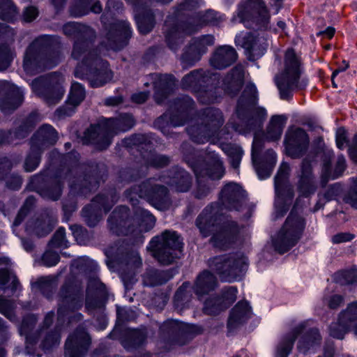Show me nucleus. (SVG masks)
Masks as SVG:
<instances>
[{"instance_id":"nucleus-59","label":"nucleus","mask_w":357,"mask_h":357,"mask_svg":"<svg viewBox=\"0 0 357 357\" xmlns=\"http://www.w3.org/2000/svg\"><path fill=\"white\" fill-rule=\"evenodd\" d=\"M43 152L40 149L32 151L31 146L30 147V152L24 162V169L26 172H33L38 167Z\"/></svg>"},{"instance_id":"nucleus-39","label":"nucleus","mask_w":357,"mask_h":357,"mask_svg":"<svg viewBox=\"0 0 357 357\" xmlns=\"http://www.w3.org/2000/svg\"><path fill=\"white\" fill-rule=\"evenodd\" d=\"M239 228L233 222L229 228H225L214 234L211 241L213 245L221 250L230 248L238 239Z\"/></svg>"},{"instance_id":"nucleus-58","label":"nucleus","mask_w":357,"mask_h":357,"mask_svg":"<svg viewBox=\"0 0 357 357\" xmlns=\"http://www.w3.org/2000/svg\"><path fill=\"white\" fill-rule=\"evenodd\" d=\"M36 323V317L33 314L29 315L23 319L20 330L21 334L26 335V349L27 351V353L32 356H36L37 357H41V354L35 355L34 354L31 353V351H29L30 345L32 344V341L31 340V337L26 335L28 331L29 330V324H30L31 326H33Z\"/></svg>"},{"instance_id":"nucleus-51","label":"nucleus","mask_w":357,"mask_h":357,"mask_svg":"<svg viewBox=\"0 0 357 357\" xmlns=\"http://www.w3.org/2000/svg\"><path fill=\"white\" fill-rule=\"evenodd\" d=\"M334 280L340 285H350L357 282V268L340 271L335 273Z\"/></svg>"},{"instance_id":"nucleus-40","label":"nucleus","mask_w":357,"mask_h":357,"mask_svg":"<svg viewBox=\"0 0 357 357\" xmlns=\"http://www.w3.org/2000/svg\"><path fill=\"white\" fill-rule=\"evenodd\" d=\"M56 220L55 218L49 213L41 215L36 219L29 221L26 224V231L33 233L38 236H44L48 234L52 229Z\"/></svg>"},{"instance_id":"nucleus-22","label":"nucleus","mask_w":357,"mask_h":357,"mask_svg":"<svg viewBox=\"0 0 357 357\" xmlns=\"http://www.w3.org/2000/svg\"><path fill=\"white\" fill-rule=\"evenodd\" d=\"M220 279L232 282L239 277L247 267V259L237 255H223L214 257L209 264Z\"/></svg>"},{"instance_id":"nucleus-19","label":"nucleus","mask_w":357,"mask_h":357,"mask_svg":"<svg viewBox=\"0 0 357 357\" xmlns=\"http://www.w3.org/2000/svg\"><path fill=\"white\" fill-rule=\"evenodd\" d=\"M83 298L82 282L75 278L67 279L59 294L58 322L62 324L75 310L79 309L82 306Z\"/></svg>"},{"instance_id":"nucleus-42","label":"nucleus","mask_w":357,"mask_h":357,"mask_svg":"<svg viewBox=\"0 0 357 357\" xmlns=\"http://www.w3.org/2000/svg\"><path fill=\"white\" fill-rule=\"evenodd\" d=\"M64 82L63 76L57 72L50 73L34 79L31 82L32 89H61Z\"/></svg>"},{"instance_id":"nucleus-1","label":"nucleus","mask_w":357,"mask_h":357,"mask_svg":"<svg viewBox=\"0 0 357 357\" xmlns=\"http://www.w3.org/2000/svg\"><path fill=\"white\" fill-rule=\"evenodd\" d=\"M63 33L68 38L74 40L71 56L74 59H83L75 69V76L86 79L89 86L99 88L109 82L113 73L109 68V63L91 50L96 39V32L90 26L75 22H70L63 26Z\"/></svg>"},{"instance_id":"nucleus-63","label":"nucleus","mask_w":357,"mask_h":357,"mask_svg":"<svg viewBox=\"0 0 357 357\" xmlns=\"http://www.w3.org/2000/svg\"><path fill=\"white\" fill-rule=\"evenodd\" d=\"M238 289L236 287H227L223 289L222 294L218 296L222 298L223 303L227 305V307L234 303L237 297Z\"/></svg>"},{"instance_id":"nucleus-14","label":"nucleus","mask_w":357,"mask_h":357,"mask_svg":"<svg viewBox=\"0 0 357 357\" xmlns=\"http://www.w3.org/2000/svg\"><path fill=\"white\" fill-rule=\"evenodd\" d=\"M298 338V349L303 354L319 345L321 337L317 328L310 327L309 322L300 324L286 335L278 344L275 357H287L292 350L295 340Z\"/></svg>"},{"instance_id":"nucleus-52","label":"nucleus","mask_w":357,"mask_h":357,"mask_svg":"<svg viewBox=\"0 0 357 357\" xmlns=\"http://www.w3.org/2000/svg\"><path fill=\"white\" fill-rule=\"evenodd\" d=\"M227 308V305L223 303L221 298L218 296L211 297L208 298L204 305L203 311L208 315H215L219 314Z\"/></svg>"},{"instance_id":"nucleus-38","label":"nucleus","mask_w":357,"mask_h":357,"mask_svg":"<svg viewBox=\"0 0 357 357\" xmlns=\"http://www.w3.org/2000/svg\"><path fill=\"white\" fill-rule=\"evenodd\" d=\"M218 208V204H211L207 206L197 218L196 225L204 237L208 236L216 229Z\"/></svg>"},{"instance_id":"nucleus-55","label":"nucleus","mask_w":357,"mask_h":357,"mask_svg":"<svg viewBox=\"0 0 357 357\" xmlns=\"http://www.w3.org/2000/svg\"><path fill=\"white\" fill-rule=\"evenodd\" d=\"M34 96L43 99L47 105H56L63 97V91H33Z\"/></svg>"},{"instance_id":"nucleus-5","label":"nucleus","mask_w":357,"mask_h":357,"mask_svg":"<svg viewBox=\"0 0 357 357\" xmlns=\"http://www.w3.org/2000/svg\"><path fill=\"white\" fill-rule=\"evenodd\" d=\"M184 160L193 170L197 181V190L195 197L202 199L210 192L206 182L208 179L219 180L225 174V168L218 155L214 151H207L205 159L199 158L197 151L188 144L182 145Z\"/></svg>"},{"instance_id":"nucleus-11","label":"nucleus","mask_w":357,"mask_h":357,"mask_svg":"<svg viewBox=\"0 0 357 357\" xmlns=\"http://www.w3.org/2000/svg\"><path fill=\"white\" fill-rule=\"evenodd\" d=\"M123 145L127 148H136L140 153V155L144 163L140 170H129L123 172V179L127 182L136 181L138 178L146 174L148 167L162 168L168 165L170 158L165 155L157 154L152 150V142L150 137L145 135L136 134L123 141Z\"/></svg>"},{"instance_id":"nucleus-62","label":"nucleus","mask_w":357,"mask_h":357,"mask_svg":"<svg viewBox=\"0 0 357 357\" xmlns=\"http://www.w3.org/2000/svg\"><path fill=\"white\" fill-rule=\"evenodd\" d=\"M60 333L59 330L56 328L54 331L48 333L42 343L43 349L46 351L56 346L60 342Z\"/></svg>"},{"instance_id":"nucleus-7","label":"nucleus","mask_w":357,"mask_h":357,"mask_svg":"<svg viewBox=\"0 0 357 357\" xmlns=\"http://www.w3.org/2000/svg\"><path fill=\"white\" fill-rule=\"evenodd\" d=\"M174 91H155L154 99L158 104L169 103V109L158 118L154 125L164 135H168L170 127L183 126L189 117L195 113V102L188 97L184 96L172 101Z\"/></svg>"},{"instance_id":"nucleus-43","label":"nucleus","mask_w":357,"mask_h":357,"mask_svg":"<svg viewBox=\"0 0 357 357\" xmlns=\"http://www.w3.org/2000/svg\"><path fill=\"white\" fill-rule=\"evenodd\" d=\"M178 82L172 74L152 73L146 77L144 85L146 87H152V89H174Z\"/></svg>"},{"instance_id":"nucleus-18","label":"nucleus","mask_w":357,"mask_h":357,"mask_svg":"<svg viewBox=\"0 0 357 357\" xmlns=\"http://www.w3.org/2000/svg\"><path fill=\"white\" fill-rule=\"evenodd\" d=\"M202 125H193L187 128L191 139L197 144H204L212 137L220 139V127L224 123L221 111L215 108H206L202 117Z\"/></svg>"},{"instance_id":"nucleus-41","label":"nucleus","mask_w":357,"mask_h":357,"mask_svg":"<svg viewBox=\"0 0 357 357\" xmlns=\"http://www.w3.org/2000/svg\"><path fill=\"white\" fill-rule=\"evenodd\" d=\"M251 308L248 303L245 301H241L231 310L228 321L227 327L229 331H232L244 324L250 317Z\"/></svg>"},{"instance_id":"nucleus-48","label":"nucleus","mask_w":357,"mask_h":357,"mask_svg":"<svg viewBox=\"0 0 357 357\" xmlns=\"http://www.w3.org/2000/svg\"><path fill=\"white\" fill-rule=\"evenodd\" d=\"M204 71L202 69L191 71L182 79L183 89L191 88L192 89H200L202 82L204 79Z\"/></svg>"},{"instance_id":"nucleus-46","label":"nucleus","mask_w":357,"mask_h":357,"mask_svg":"<svg viewBox=\"0 0 357 357\" xmlns=\"http://www.w3.org/2000/svg\"><path fill=\"white\" fill-rule=\"evenodd\" d=\"M24 96L20 91H8L0 102V109L5 114L17 109L23 102Z\"/></svg>"},{"instance_id":"nucleus-23","label":"nucleus","mask_w":357,"mask_h":357,"mask_svg":"<svg viewBox=\"0 0 357 357\" xmlns=\"http://www.w3.org/2000/svg\"><path fill=\"white\" fill-rule=\"evenodd\" d=\"M135 12V20L140 33L151 32L155 24V15L151 9L153 3L167 4L172 0H125Z\"/></svg>"},{"instance_id":"nucleus-20","label":"nucleus","mask_w":357,"mask_h":357,"mask_svg":"<svg viewBox=\"0 0 357 357\" xmlns=\"http://www.w3.org/2000/svg\"><path fill=\"white\" fill-rule=\"evenodd\" d=\"M305 226V219L297 213L294 206L276 238L273 241L275 250L280 254L289 251L301 238Z\"/></svg>"},{"instance_id":"nucleus-30","label":"nucleus","mask_w":357,"mask_h":357,"mask_svg":"<svg viewBox=\"0 0 357 357\" xmlns=\"http://www.w3.org/2000/svg\"><path fill=\"white\" fill-rule=\"evenodd\" d=\"M246 192L236 183H229L222 188L220 202L227 209L240 211L246 199Z\"/></svg>"},{"instance_id":"nucleus-64","label":"nucleus","mask_w":357,"mask_h":357,"mask_svg":"<svg viewBox=\"0 0 357 357\" xmlns=\"http://www.w3.org/2000/svg\"><path fill=\"white\" fill-rule=\"evenodd\" d=\"M59 260V255L56 252L52 250H47L42 257L43 264L47 267L56 266Z\"/></svg>"},{"instance_id":"nucleus-2","label":"nucleus","mask_w":357,"mask_h":357,"mask_svg":"<svg viewBox=\"0 0 357 357\" xmlns=\"http://www.w3.org/2000/svg\"><path fill=\"white\" fill-rule=\"evenodd\" d=\"M158 181L172 186L176 191L181 192H187L192 184L189 173L183 169L174 167L167 176L150 178L140 185L127 190L126 196L132 205H135L138 201L137 197H140L159 210H166L171 205V199L167 188Z\"/></svg>"},{"instance_id":"nucleus-31","label":"nucleus","mask_w":357,"mask_h":357,"mask_svg":"<svg viewBox=\"0 0 357 357\" xmlns=\"http://www.w3.org/2000/svg\"><path fill=\"white\" fill-rule=\"evenodd\" d=\"M40 120V115L37 112H32L14 132H0V144H17V140L26 137Z\"/></svg>"},{"instance_id":"nucleus-27","label":"nucleus","mask_w":357,"mask_h":357,"mask_svg":"<svg viewBox=\"0 0 357 357\" xmlns=\"http://www.w3.org/2000/svg\"><path fill=\"white\" fill-rule=\"evenodd\" d=\"M234 42L236 46H241L244 49L249 61H255L261 57L268 46L263 37L255 36L251 32L236 35Z\"/></svg>"},{"instance_id":"nucleus-4","label":"nucleus","mask_w":357,"mask_h":357,"mask_svg":"<svg viewBox=\"0 0 357 357\" xmlns=\"http://www.w3.org/2000/svg\"><path fill=\"white\" fill-rule=\"evenodd\" d=\"M198 7V0H184L174 8L167 16L164 24L165 42L168 47L177 51L183 43L185 38L202 29L199 16L190 14Z\"/></svg>"},{"instance_id":"nucleus-17","label":"nucleus","mask_w":357,"mask_h":357,"mask_svg":"<svg viewBox=\"0 0 357 357\" xmlns=\"http://www.w3.org/2000/svg\"><path fill=\"white\" fill-rule=\"evenodd\" d=\"M237 16L248 29L266 31L270 28L271 15L264 0H245L237 8Z\"/></svg>"},{"instance_id":"nucleus-32","label":"nucleus","mask_w":357,"mask_h":357,"mask_svg":"<svg viewBox=\"0 0 357 357\" xmlns=\"http://www.w3.org/2000/svg\"><path fill=\"white\" fill-rule=\"evenodd\" d=\"M238 59V53L231 45H220L215 48L209 59L210 66L222 70L232 66Z\"/></svg>"},{"instance_id":"nucleus-54","label":"nucleus","mask_w":357,"mask_h":357,"mask_svg":"<svg viewBox=\"0 0 357 357\" xmlns=\"http://www.w3.org/2000/svg\"><path fill=\"white\" fill-rule=\"evenodd\" d=\"M15 56V51L8 44H0V70H6Z\"/></svg>"},{"instance_id":"nucleus-61","label":"nucleus","mask_w":357,"mask_h":357,"mask_svg":"<svg viewBox=\"0 0 357 357\" xmlns=\"http://www.w3.org/2000/svg\"><path fill=\"white\" fill-rule=\"evenodd\" d=\"M202 27L206 24H211L213 26L218 25L222 22L225 17L223 15H220L218 13L209 10L206 12L202 18L199 17Z\"/></svg>"},{"instance_id":"nucleus-57","label":"nucleus","mask_w":357,"mask_h":357,"mask_svg":"<svg viewBox=\"0 0 357 357\" xmlns=\"http://www.w3.org/2000/svg\"><path fill=\"white\" fill-rule=\"evenodd\" d=\"M93 0H75L70 8V15L74 17H82L89 13V8Z\"/></svg>"},{"instance_id":"nucleus-53","label":"nucleus","mask_w":357,"mask_h":357,"mask_svg":"<svg viewBox=\"0 0 357 357\" xmlns=\"http://www.w3.org/2000/svg\"><path fill=\"white\" fill-rule=\"evenodd\" d=\"M18 14V10L11 0H6L0 6V18L4 21L13 22Z\"/></svg>"},{"instance_id":"nucleus-26","label":"nucleus","mask_w":357,"mask_h":357,"mask_svg":"<svg viewBox=\"0 0 357 357\" xmlns=\"http://www.w3.org/2000/svg\"><path fill=\"white\" fill-rule=\"evenodd\" d=\"M310 138L305 130L291 128L288 130L284 138L287 153L292 158H300L307 152Z\"/></svg>"},{"instance_id":"nucleus-56","label":"nucleus","mask_w":357,"mask_h":357,"mask_svg":"<svg viewBox=\"0 0 357 357\" xmlns=\"http://www.w3.org/2000/svg\"><path fill=\"white\" fill-rule=\"evenodd\" d=\"M128 336L131 345L126 341L123 342V347L127 349L143 344L146 338V333L144 329H132L128 331Z\"/></svg>"},{"instance_id":"nucleus-9","label":"nucleus","mask_w":357,"mask_h":357,"mask_svg":"<svg viewBox=\"0 0 357 357\" xmlns=\"http://www.w3.org/2000/svg\"><path fill=\"white\" fill-rule=\"evenodd\" d=\"M155 224V217L147 210L139 208L135 216L130 218L129 208L124 206L115 208L108 218L109 229L118 236L140 234L151 229Z\"/></svg>"},{"instance_id":"nucleus-35","label":"nucleus","mask_w":357,"mask_h":357,"mask_svg":"<svg viewBox=\"0 0 357 357\" xmlns=\"http://www.w3.org/2000/svg\"><path fill=\"white\" fill-rule=\"evenodd\" d=\"M340 321L343 324L342 331L339 333L335 331V327L338 324L331 326V335L337 339H342L344 335L351 327L355 328V333L357 335V301L351 303L347 309L340 314Z\"/></svg>"},{"instance_id":"nucleus-10","label":"nucleus","mask_w":357,"mask_h":357,"mask_svg":"<svg viewBox=\"0 0 357 357\" xmlns=\"http://www.w3.org/2000/svg\"><path fill=\"white\" fill-rule=\"evenodd\" d=\"M135 125V120L128 114H121L117 118H102L98 125H91L84 134L85 144H93L99 150L106 149L112 137L120 132H126Z\"/></svg>"},{"instance_id":"nucleus-16","label":"nucleus","mask_w":357,"mask_h":357,"mask_svg":"<svg viewBox=\"0 0 357 357\" xmlns=\"http://www.w3.org/2000/svg\"><path fill=\"white\" fill-rule=\"evenodd\" d=\"M183 243L176 231L166 230L160 236L153 237L147 249L159 263L164 265L172 264L179 257L182 252Z\"/></svg>"},{"instance_id":"nucleus-45","label":"nucleus","mask_w":357,"mask_h":357,"mask_svg":"<svg viewBox=\"0 0 357 357\" xmlns=\"http://www.w3.org/2000/svg\"><path fill=\"white\" fill-rule=\"evenodd\" d=\"M287 121V118L284 115L273 116L267 128V139L271 141L278 140L282 135Z\"/></svg>"},{"instance_id":"nucleus-60","label":"nucleus","mask_w":357,"mask_h":357,"mask_svg":"<svg viewBox=\"0 0 357 357\" xmlns=\"http://www.w3.org/2000/svg\"><path fill=\"white\" fill-rule=\"evenodd\" d=\"M50 248H63L68 247V241L66 238V231L63 227L59 228L54 233L51 241L49 243Z\"/></svg>"},{"instance_id":"nucleus-49","label":"nucleus","mask_w":357,"mask_h":357,"mask_svg":"<svg viewBox=\"0 0 357 357\" xmlns=\"http://www.w3.org/2000/svg\"><path fill=\"white\" fill-rule=\"evenodd\" d=\"M186 329V325L176 320H168L160 327V333L165 335L179 336L182 335Z\"/></svg>"},{"instance_id":"nucleus-8","label":"nucleus","mask_w":357,"mask_h":357,"mask_svg":"<svg viewBox=\"0 0 357 357\" xmlns=\"http://www.w3.org/2000/svg\"><path fill=\"white\" fill-rule=\"evenodd\" d=\"M257 91H243L238 100L235 114L228 123L235 131L245 134L261 128L266 110L258 107Z\"/></svg>"},{"instance_id":"nucleus-25","label":"nucleus","mask_w":357,"mask_h":357,"mask_svg":"<svg viewBox=\"0 0 357 357\" xmlns=\"http://www.w3.org/2000/svg\"><path fill=\"white\" fill-rule=\"evenodd\" d=\"M117 199L114 194H109L107 196L103 195H97L92 203L85 206L82 211L85 222L89 227H94L100 221L102 213H107L116 202Z\"/></svg>"},{"instance_id":"nucleus-12","label":"nucleus","mask_w":357,"mask_h":357,"mask_svg":"<svg viewBox=\"0 0 357 357\" xmlns=\"http://www.w3.org/2000/svg\"><path fill=\"white\" fill-rule=\"evenodd\" d=\"M123 7L120 0H108L105 12L100 17L101 22L106 31L103 40L100 43L99 49L105 48L107 50L119 51L127 45L128 40L131 38L132 31L130 23L127 21H120L112 19L109 22L108 15L111 8L119 10Z\"/></svg>"},{"instance_id":"nucleus-13","label":"nucleus","mask_w":357,"mask_h":357,"mask_svg":"<svg viewBox=\"0 0 357 357\" xmlns=\"http://www.w3.org/2000/svg\"><path fill=\"white\" fill-rule=\"evenodd\" d=\"M298 338V349L303 354L319 345L321 337L317 328L310 327L309 322L300 324L286 335L278 344L275 357H287L292 350L295 340Z\"/></svg>"},{"instance_id":"nucleus-33","label":"nucleus","mask_w":357,"mask_h":357,"mask_svg":"<svg viewBox=\"0 0 357 357\" xmlns=\"http://www.w3.org/2000/svg\"><path fill=\"white\" fill-rule=\"evenodd\" d=\"M225 89H256L253 82L245 77L244 68L237 64L227 73L222 79Z\"/></svg>"},{"instance_id":"nucleus-15","label":"nucleus","mask_w":357,"mask_h":357,"mask_svg":"<svg viewBox=\"0 0 357 357\" xmlns=\"http://www.w3.org/2000/svg\"><path fill=\"white\" fill-rule=\"evenodd\" d=\"M301 58L293 48L287 50L284 54V70L275 76L274 80L278 89H305L308 79L301 77Z\"/></svg>"},{"instance_id":"nucleus-37","label":"nucleus","mask_w":357,"mask_h":357,"mask_svg":"<svg viewBox=\"0 0 357 357\" xmlns=\"http://www.w3.org/2000/svg\"><path fill=\"white\" fill-rule=\"evenodd\" d=\"M333 152L324 153L321 171V181L325 184L329 179H335L341 176L346 169V160L342 155H338L334 169L331 167Z\"/></svg>"},{"instance_id":"nucleus-6","label":"nucleus","mask_w":357,"mask_h":357,"mask_svg":"<svg viewBox=\"0 0 357 357\" xmlns=\"http://www.w3.org/2000/svg\"><path fill=\"white\" fill-rule=\"evenodd\" d=\"M61 43L58 36L43 35L36 38L26 48L24 70L30 74L52 68L60 61Z\"/></svg>"},{"instance_id":"nucleus-47","label":"nucleus","mask_w":357,"mask_h":357,"mask_svg":"<svg viewBox=\"0 0 357 357\" xmlns=\"http://www.w3.org/2000/svg\"><path fill=\"white\" fill-rule=\"evenodd\" d=\"M172 276L168 271L148 270L143 275V282L146 286L160 285L168 281Z\"/></svg>"},{"instance_id":"nucleus-28","label":"nucleus","mask_w":357,"mask_h":357,"mask_svg":"<svg viewBox=\"0 0 357 357\" xmlns=\"http://www.w3.org/2000/svg\"><path fill=\"white\" fill-rule=\"evenodd\" d=\"M214 43L215 38L211 34L192 38L182 54V61L188 65H193L200 60L203 54L206 53L208 46L213 45Z\"/></svg>"},{"instance_id":"nucleus-44","label":"nucleus","mask_w":357,"mask_h":357,"mask_svg":"<svg viewBox=\"0 0 357 357\" xmlns=\"http://www.w3.org/2000/svg\"><path fill=\"white\" fill-rule=\"evenodd\" d=\"M218 284L217 279L208 271H204L197 277L193 289L195 294L202 296L213 291Z\"/></svg>"},{"instance_id":"nucleus-36","label":"nucleus","mask_w":357,"mask_h":357,"mask_svg":"<svg viewBox=\"0 0 357 357\" xmlns=\"http://www.w3.org/2000/svg\"><path fill=\"white\" fill-rule=\"evenodd\" d=\"M290 172V167L288 163L282 162L279 168V170L275 177V192L278 196V200L276 202V210L277 213L279 211L280 207L278 205L279 200L284 199V192L287 188V198L289 201H291L294 197L293 190L288 186V180Z\"/></svg>"},{"instance_id":"nucleus-29","label":"nucleus","mask_w":357,"mask_h":357,"mask_svg":"<svg viewBox=\"0 0 357 357\" xmlns=\"http://www.w3.org/2000/svg\"><path fill=\"white\" fill-rule=\"evenodd\" d=\"M91 344V338L84 328L79 327L67 339L65 357H84Z\"/></svg>"},{"instance_id":"nucleus-21","label":"nucleus","mask_w":357,"mask_h":357,"mask_svg":"<svg viewBox=\"0 0 357 357\" xmlns=\"http://www.w3.org/2000/svg\"><path fill=\"white\" fill-rule=\"evenodd\" d=\"M105 254L108 258L107 264L116 266L123 279H126L127 273L130 275L131 280L135 274V271L142 266V259L136 251H128L122 246H112L107 248Z\"/></svg>"},{"instance_id":"nucleus-34","label":"nucleus","mask_w":357,"mask_h":357,"mask_svg":"<svg viewBox=\"0 0 357 357\" xmlns=\"http://www.w3.org/2000/svg\"><path fill=\"white\" fill-rule=\"evenodd\" d=\"M58 135L56 130L49 124H44L34 133L31 139L32 151L36 149L44 151L56 143Z\"/></svg>"},{"instance_id":"nucleus-3","label":"nucleus","mask_w":357,"mask_h":357,"mask_svg":"<svg viewBox=\"0 0 357 357\" xmlns=\"http://www.w3.org/2000/svg\"><path fill=\"white\" fill-rule=\"evenodd\" d=\"M78 160L79 154L76 152L68 153L65 156L68 167L63 168L59 175L50 178L44 174L33 176L31 181L33 184L39 185L40 183H45L44 186H38V192L45 199H59L61 195L62 179L69 182L71 191L75 192L78 188V193L85 197L89 192L96 190L99 185L93 174H85L82 183L79 187L77 186L73 179L76 178L78 172L84 169L83 165L78 163Z\"/></svg>"},{"instance_id":"nucleus-50","label":"nucleus","mask_w":357,"mask_h":357,"mask_svg":"<svg viewBox=\"0 0 357 357\" xmlns=\"http://www.w3.org/2000/svg\"><path fill=\"white\" fill-rule=\"evenodd\" d=\"M221 148L230 158L231 166L235 169L238 168L243 154L242 149L231 144H222Z\"/></svg>"},{"instance_id":"nucleus-24","label":"nucleus","mask_w":357,"mask_h":357,"mask_svg":"<svg viewBox=\"0 0 357 357\" xmlns=\"http://www.w3.org/2000/svg\"><path fill=\"white\" fill-rule=\"evenodd\" d=\"M314 155H307L301 162L297 171L296 188L301 196L308 197L317 189L316 176L313 172V165L316 164Z\"/></svg>"}]
</instances>
